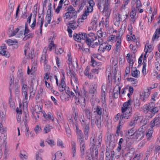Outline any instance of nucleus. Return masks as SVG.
Masks as SVG:
<instances>
[{
    "mask_svg": "<svg viewBox=\"0 0 160 160\" xmlns=\"http://www.w3.org/2000/svg\"><path fill=\"white\" fill-rule=\"evenodd\" d=\"M6 139V138L5 135H4L3 136H0V146L1 145L2 143L3 144H4L6 145V143L5 140Z\"/></svg>",
    "mask_w": 160,
    "mask_h": 160,
    "instance_id": "393cba45",
    "label": "nucleus"
},
{
    "mask_svg": "<svg viewBox=\"0 0 160 160\" xmlns=\"http://www.w3.org/2000/svg\"><path fill=\"white\" fill-rule=\"evenodd\" d=\"M97 87L95 85H92L89 88V93L91 94H94L97 92Z\"/></svg>",
    "mask_w": 160,
    "mask_h": 160,
    "instance_id": "a211bd4d",
    "label": "nucleus"
},
{
    "mask_svg": "<svg viewBox=\"0 0 160 160\" xmlns=\"http://www.w3.org/2000/svg\"><path fill=\"white\" fill-rule=\"evenodd\" d=\"M89 4V6H93L94 5V3L93 0H87Z\"/></svg>",
    "mask_w": 160,
    "mask_h": 160,
    "instance_id": "0e129e2a",
    "label": "nucleus"
},
{
    "mask_svg": "<svg viewBox=\"0 0 160 160\" xmlns=\"http://www.w3.org/2000/svg\"><path fill=\"white\" fill-rule=\"evenodd\" d=\"M16 111L17 113H19V114H21L22 110L20 106H19V107L18 108V107L17 108Z\"/></svg>",
    "mask_w": 160,
    "mask_h": 160,
    "instance_id": "338daca9",
    "label": "nucleus"
},
{
    "mask_svg": "<svg viewBox=\"0 0 160 160\" xmlns=\"http://www.w3.org/2000/svg\"><path fill=\"white\" fill-rule=\"evenodd\" d=\"M73 38L75 41L80 42H81V39H80V37L79 35V33L78 34L75 33L73 35Z\"/></svg>",
    "mask_w": 160,
    "mask_h": 160,
    "instance_id": "2f4dec72",
    "label": "nucleus"
},
{
    "mask_svg": "<svg viewBox=\"0 0 160 160\" xmlns=\"http://www.w3.org/2000/svg\"><path fill=\"white\" fill-rule=\"evenodd\" d=\"M132 101L129 99L127 102L123 104V107L122 108V114L120 117L119 123H120L122 120L123 118L128 119L132 114V109L131 107Z\"/></svg>",
    "mask_w": 160,
    "mask_h": 160,
    "instance_id": "f257e3e1",
    "label": "nucleus"
},
{
    "mask_svg": "<svg viewBox=\"0 0 160 160\" xmlns=\"http://www.w3.org/2000/svg\"><path fill=\"white\" fill-rule=\"evenodd\" d=\"M51 98L52 101H53L54 104L55 105H58V101L55 99V98L51 96Z\"/></svg>",
    "mask_w": 160,
    "mask_h": 160,
    "instance_id": "680f3d73",
    "label": "nucleus"
},
{
    "mask_svg": "<svg viewBox=\"0 0 160 160\" xmlns=\"http://www.w3.org/2000/svg\"><path fill=\"white\" fill-rule=\"evenodd\" d=\"M91 24L92 25H93V28H92V27H89L88 28V30L89 31H90L92 30L94 28L95 29L96 28V27H97V24L95 21L92 22H91Z\"/></svg>",
    "mask_w": 160,
    "mask_h": 160,
    "instance_id": "c9c22d12",
    "label": "nucleus"
},
{
    "mask_svg": "<svg viewBox=\"0 0 160 160\" xmlns=\"http://www.w3.org/2000/svg\"><path fill=\"white\" fill-rule=\"evenodd\" d=\"M139 71L137 69L132 72L131 75L134 77L137 78L138 75L139 74Z\"/></svg>",
    "mask_w": 160,
    "mask_h": 160,
    "instance_id": "cd10ccee",
    "label": "nucleus"
},
{
    "mask_svg": "<svg viewBox=\"0 0 160 160\" xmlns=\"http://www.w3.org/2000/svg\"><path fill=\"white\" fill-rule=\"evenodd\" d=\"M132 57H130L129 58H128V62L129 63L130 66H132L133 63V60L132 58Z\"/></svg>",
    "mask_w": 160,
    "mask_h": 160,
    "instance_id": "09e8293b",
    "label": "nucleus"
},
{
    "mask_svg": "<svg viewBox=\"0 0 160 160\" xmlns=\"http://www.w3.org/2000/svg\"><path fill=\"white\" fill-rule=\"evenodd\" d=\"M34 131L36 134H37L41 131V128L40 126L37 125L34 128Z\"/></svg>",
    "mask_w": 160,
    "mask_h": 160,
    "instance_id": "e433bc0d",
    "label": "nucleus"
},
{
    "mask_svg": "<svg viewBox=\"0 0 160 160\" xmlns=\"http://www.w3.org/2000/svg\"><path fill=\"white\" fill-rule=\"evenodd\" d=\"M143 119L142 116H139L137 117L136 119L132 120L129 123V125L131 127H134L136 124L137 121L141 122Z\"/></svg>",
    "mask_w": 160,
    "mask_h": 160,
    "instance_id": "423d86ee",
    "label": "nucleus"
},
{
    "mask_svg": "<svg viewBox=\"0 0 160 160\" xmlns=\"http://www.w3.org/2000/svg\"><path fill=\"white\" fill-rule=\"evenodd\" d=\"M151 127H153L154 126H160V115L156 116L151 121Z\"/></svg>",
    "mask_w": 160,
    "mask_h": 160,
    "instance_id": "39448f33",
    "label": "nucleus"
},
{
    "mask_svg": "<svg viewBox=\"0 0 160 160\" xmlns=\"http://www.w3.org/2000/svg\"><path fill=\"white\" fill-rule=\"evenodd\" d=\"M82 121L83 123H82V124L84 125V134L85 135H88L89 129V121L82 120Z\"/></svg>",
    "mask_w": 160,
    "mask_h": 160,
    "instance_id": "0eeeda50",
    "label": "nucleus"
},
{
    "mask_svg": "<svg viewBox=\"0 0 160 160\" xmlns=\"http://www.w3.org/2000/svg\"><path fill=\"white\" fill-rule=\"evenodd\" d=\"M64 1V0H60V1L58 6L56 10V12H57V13H58L60 12V10L61 9L62 7V5Z\"/></svg>",
    "mask_w": 160,
    "mask_h": 160,
    "instance_id": "5701e85b",
    "label": "nucleus"
},
{
    "mask_svg": "<svg viewBox=\"0 0 160 160\" xmlns=\"http://www.w3.org/2000/svg\"><path fill=\"white\" fill-rule=\"evenodd\" d=\"M36 160H43L40 157V154L38 153L36 155Z\"/></svg>",
    "mask_w": 160,
    "mask_h": 160,
    "instance_id": "774afa93",
    "label": "nucleus"
},
{
    "mask_svg": "<svg viewBox=\"0 0 160 160\" xmlns=\"http://www.w3.org/2000/svg\"><path fill=\"white\" fill-rule=\"evenodd\" d=\"M121 46V40H119L117 41L116 44L115 50L117 52H118V50L120 48Z\"/></svg>",
    "mask_w": 160,
    "mask_h": 160,
    "instance_id": "c756f323",
    "label": "nucleus"
},
{
    "mask_svg": "<svg viewBox=\"0 0 160 160\" xmlns=\"http://www.w3.org/2000/svg\"><path fill=\"white\" fill-rule=\"evenodd\" d=\"M29 29L28 28V25L27 23L25 24V29L24 31V35H26V34L28 33L29 32Z\"/></svg>",
    "mask_w": 160,
    "mask_h": 160,
    "instance_id": "6e6d98bb",
    "label": "nucleus"
},
{
    "mask_svg": "<svg viewBox=\"0 0 160 160\" xmlns=\"http://www.w3.org/2000/svg\"><path fill=\"white\" fill-rule=\"evenodd\" d=\"M5 117V115L3 113H2V115L0 113V132L2 133H3L4 132V130L3 129V128L2 126V124L1 123V122L3 119H4Z\"/></svg>",
    "mask_w": 160,
    "mask_h": 160,
    "instance_id": "dca6fc26",
    "label": "nucleus"
},
{
    "mask_svg": "<svg viewBox=\"0 0 160 160\" xmlns=\"http://www.w3.org/2000/svg\"><path fill=\"white\" fill-rule=\"evenodd\" d=\"M7 43L9 45H12L14 44L17 43L18 42L16 40H12L11 39H8L7 41Z\"/></svg>",
    "mask_w": 160,
    "mask_h": 160,
    "instance_id": "ea45409f",
    "label": "nucleus"
},
{
    "mask_svg": "<svg viewBox=\"0 0 160 160\" xmlns=\"http://www.w3.org/2000/svg\"><path fill=\"white\" fill-rule=\"evenodd\" d=\"M51 128V126L49 125H46L44 128V130L46 133H47L50 132Z\"/></svg>",
    "mask_w": 160,
    "mask_h": 160,
    "instance_id": "f704fd0d",
    "label": "nucleus"
},
{
    "mask_svg": "<svg viewBox=\"0 0 160 160\" xmlns=\"http://www.w3.org/2000/svg\"><path fill=\"white\" fill-rule=\"evenodd\" d=\"M9 150L8 148L5 147V148L3 151V158L5 160H6L9 156Z\"/></svg>",
    "mask_w": 160,
    "mask_h": 160,
    "instance_id": "6ab92c4d",
    "label": "nucleus"
},
{
    "mask_svg": "<svg viewBox=\"0 0 160 160\" xmlns=\"http://www.w3.org/2000/svg\"><path fill=\"white\" fill-rule=\"evenodd\" d=\"M123 140L122 138H120L118 142V146L117 148L118 150L119 151L121 148V145L122 144V142L123 141Z\"/></svg>",
    "mask_w": 160,
    "mask_h": 160,
    "instance_id": "a19ab883",
    "label": "nucleus"
},
{
    "mask_svg": "<svg viewBox=\"0 0 160 160\" xmlns=\"http://www.w3.org/2000/svg\"><path fill=\"white\" fill-rule=\"evenodd\" d=\"M69 27L72 29L76 28L78 26V25L76 23V22L71 21L69 22Z\"/></svg>",
    "mask_w": 160,
    "mask_h": 160,
    "instance_id": "412c9836",
    "label": "nucleus"
},
{
    "mask_svg": "<svg viewBox=\"0 0 160 160\" xmlns=\"http://www.w3.org/2000/svg\"><path fill=\"white\" fill-rule=\"evenodd\" d=\"M92 109L96 110V112L99 115H101L102 114V110L101 108L97 105H93L92 106Z\"/></svg>",
    "mask_w": 160,
    "mask_h": 160,
    "instance_id": "4468645a",
    "label": "nucleus"
},
{
    "mask_svg": "<svg viewBox=\"0 0 160 160\" xmlns=\"http://www.w3.org/2000/svg\"><path fill=\"white\" fill-rule=\"evenodd\" d=\"M98 150L97 149H95L94 150V151H93V155L92 156L93 157L94 159L95 160H98Z\"/></svg>",
    "mask_w": 160,
    "mask_h": 160,
    "instance_id": "c85d7f7f",
    "label": "nucleus"
},
{
    "mask_svg": "<svg viewBox=\"0 0 160 160\" xmlns=\"http://www.w3.org/2000/svg\"><path fill=\"white\" fill-rule=\"evenodd\" d=\"M77 88H78V87L77 86H76ZM74 91L75 92L76 94V96L77 97H78V98H81L80 97V92L77 89V88L76 90L74 89Z\"/></svg>",
    "mask_w": 160,
    "mask_h": 160,
    "instance_id": "de8ad7c7",
    "label": "nucleus"
},
{
    "mask_svg": "<svg viewBox=\"0 0 160 160\" xmlns=\"http://www.w3.org/2000/svg\"><path fill=\"white\" fill-rule=\"evenodd\" d=\"M18 77L19 78H20L21 79L20 80L21 81V82H22V84H23L24 81L25 80V78L23 76V74L22 73H20L19 75H18Z\"/></svg>",
    "mask_w": 160,
    "mask_h": 160,
    "instance_id": "79ce46f5",
    "label": "nucleus"
},
{
    "mask_svg": "<svg viewBox=\"0 0 160 160\" xmlns=\"http://www.w3.org/2000/svg\"><path fill=\"white\" fill-rule=\"evenodd\" d=\"M155 35H153L152 39V41H154L156 39H158V38L159 37V36L157 35V33H155Z\"/></svg>",
    "mask_w": 160,
    "mask_h": 160,
    "instance_id": "69168bd1",
    "label": "nucleus"
},
{
    "mask_svg": "<svg viewBox=\"0 0 160 160\" xmlns=\"http://www.w3.org/2000/svg\"><path fill=\"white\" fill-rule=\"evenodd\" d=\"M142 6L140 0H138L137 2V7L136 10H139V8Z\"/></svg>",
    "mask_w": 160,
    "mask_h": 160,
    "instance_id": "c03bdc74",
    "label": "nucleus"
},
{
    "mask_svg": "<svg viewBox=\"0 0 160 160\" xmlns=\"http://www.w3.org/2000/svg\"><path fill=\"white\" fill-rule=\"evenodd\" d=\"M74 98L75 99V103L77 104L79 103H82V101L84 102L85 100V98L82 97L78 98L76 97L75 98Z\"/></svg>",
    "mask_w": 160,
    "mask_h": 160,
    "instance_id": "4be33fe9",
    "label": "nucleus"
},
{
    "mask_svg": "<svg viewBox=\"0 0 160 160\" xmlns=\"http://www.w3.org/2000/svg\"><path fill=\"white\" fill-rule=\"evenodd\" d=\"M153 131L152 129L148 131V132L146 134V136L147 137L148 140H150L151 139L153 133Z\"/></svg>",
    "mask_w": 160,
    "mask_h": 160,
    "instance_id": "bb28decb",
    "label": "nucleus"
},
{
    "mask_svg": "<svg viewBox=\"0 0 160 160\" xmlns=\"http://www.w3.org/2000/svg\"><path fill=\"white\" fill-rule=\"evenodd\" d=\"M110 0H101L98 4V7L100 10L103 6V11H108L110 7Z\"/></svg>",
    "mask_w": 160,
    "mask_h": 160,
    "instance_id": "7ed1b4c3",
    "label": "nucleus"
},
{
    "mask_svg": "<svg viewBox=\"0 0 160 160\" xmlns=\"http://www.w3.org/2000/svg\"><path fill=\"white\" fill-rule=\"evenodd\" d=\"M63 17L65 19H70L73 17L72 16V15H70L69 12L68 11L65 13Z\"/></svg>",
    "mask_w": 160,
    "mask_h": 160,
    "instance_id": "7c9ffc66",
    "label": "nucleus"
},
{
    "mask_svg": "<svg viewBox=\"0 0 160 160\" xmlns=\"http://www.w3.org/2000/svg\"><path fill=\"white\" fill-rule=\"evenodd\" d=\"M94 38H92L90 39H88V40L86 41V43L89 47H91L92 48H94L95 45L93 43V42L95 40H96L97 39V37L95 36L94 37Z\"/></svg>",
    "mask_w": 160,
    "mask_h": 160,
    "instance_id": "ddd939ff",
    "label": "nucleus"
},
{
    "mask_svg": "<svg viewBox=\"0 0 160 160\" xmlns=\"http://www.w3.org/2000/svg\"><path fill=\"white\" fill-rule=\"evenodd\" d=\"M95 123L98 128H99L101 127V119L99 120L98 119H96L95 120Z\"/></svg>",
    "mask_w": 160,
    "mask_h": 160,
    "instance_id": "58836bf2",
    "label": "nucleus"
},
{
    "mask_svg": "<svg viewBox=\"0 0 160 160\" xmlns=\"http://www.w3.org/2000/svg\"><path fill=\"white\" fill-rule=\"evenodd\" d=\"M48 58V55L47 54H45L44 55L42 56L41 58V62L44 64L47 63L48 61L47 58Z\"/></svg>",
    "mask_w": 160,
    "mask_h": 160,
    "instance_id": "aec40b11",
    "label": "nucleus"
},
{
    "mask_svg": "<svg viewBox=\"0 0 160 160\" xmlns=\"http://www.w3.org/2000/svg\"><path fill=\"white\" fill-rule=\"evenodd\" d=\"M46 142L52 147L54 145V142L52 140L47 139Z\"/></svg>",
    "mask_w": 160,
    "mask_h": 160,
    "instance_id": "4c0bfd02",
    "label": "nucleus"
},
{
    "mask_svg": "<svg viewBox=\"0 0 160 160\" xmlns=\"http://www.w3.org/2000/svg\"><path fill=\"white\" fill-rule=\"evenodd\" d=\"M93 10V6H90L89 7H88L87 10L85 11L84 13V18H87V16L88 15L89 12H91Z\"/></svg>",
    "mask_w": 160,
    "mask_h": 160,
    "instance_id": "f3484780",
    "label": "nucleus"
},
{
    "mask_svg": "<svg viewBox=\"0 0 160 160\" xmlns=\"http://www.w3.org/2000/svg\"><path fill=\"white\" fill-rule=\"evenodd\" d=\"M65 79V77H64V78H62L60 86L63 87H66V86L65 82L64 81Z\"/></svg>",
    "mask_w": 160,
    "mask_h": 160,
    "instance_id": "49530a36",
    "label": "nucleus"
},
{
    "mask_svg": "<svg viewBox=\"0 0 160 160\" xmlns=\"http://www.w3.org/2000/svg\"><path fill=\"white\" fill-rule=\"evenodd\" d=\"M57 145L60 146L62 148H63L64 147L63 142L61 140H58L57 141Z\"/></svg>",
    "mask_w": 160,
    "mask_h": 160,
    "instance_id": "864d4df0",
    "label": "nucleus"
},
{
    "mask_svg": "<svg viewBox=\"0 0 160 160\" xmlns=\"http://www.w3.org/2000/svg\"><path fill=\"white\" fill-rule=\"evenodd\" d=\"M86 160H88L93 158V157L92 154H89L86 156Z\"/></svg>",
    "mask_w": 160,
    "mask_h": 160,
    "instance_id": "4d7b16f0",
    "label": "nucleus"
},
{
    "mask_svg": "<svg viewBox=\"0 0 160 160\" xmlns=\"http://www.w3.org/2000/svg\"><path fill=\"white\" fill-rule=\"evenodd\" d=\"M97 35L98 36V42L99 44L101 43L102 42V39L101 38L102 37H105L106 33L105 32H102L101 31L99 30L97 32Z\"/></svg>",
    "mask_w": 160,
    "mask_h": 160,
    "instance_id": "f8f14e48",
    "label": "nucleus"
},
{
    "mask_svg": "<svg viewBox=\"0 0 160 160\" xmlns=\"http://www.w3.org/2000/svg\"><path fill=\"white\" fill-rule=\"evenodd\" d=\"M130 17H131V23H133L134 21H135L136 19V16H134L133 15H130Z\"/></svg>",
    "mask_w": 160,
    "mask_h": 160,
    "instance_id": "13d9d810",
    "label": "nucleus"
},
{
    "mask_svg": "<svg viewBox=\"0 0 160 160\" xmlns=\"http://www.w3.org/2000/svg\"><path fill=\"white\" fill-rule=\"evenodd\" d=\"M144 112L145 113H148L149 111L151 113L149 117L152 118L155 114L158 113L159 111V108L155 107L154 103L151 102L148 104L144 106L143 108Z\"/></svg>",
    "mask_w": 160,
    "mask_h": 160,
    "instance_id": "f03ea898",
    "label": "nucleus"
},
{
    "mask_svg": "<svg viewBox=\"0 0 160 160\" xmlns=\"http://www.w3.org/2000/svg\"><path fill=\"white\" fill-rule=\"evenodd\" d=\"M71 144L72 146L73 157H74L75 156V153L76 152V143L72 141L71 142Z\"/></svg>",
    "mask_w": 160,
    "mask_h": 160,
    "instance_id": "b1692460",
    "label": "nucleus"
},
{
    "mask_svg": "<svg viewBox=\"0 0 160 160\" xmlns=\"http://www.w3.org/2000/svg\"><path fill=\"white\" fill-rule=\"evenodd\" d=\"M80 150L82 153L84 154V152L85 151V144H82L80 145Z\"/></svg>",
    "mask_w": 160,
    "mask_h": 160,
    "instance_id": "37998d69",
    "label": "nucleus"
},
{
    "mask_svg": "<svg viewBox=\"0 0 160 160\" xmlns=\"http://www.w3.org/2000/svg\"><path fill=\"white\" fill-rule=\"evenodd\" d=\"M55 52L57 54H60L63 52V50L61 48H59V49H56Z\"/></svg>",
    "mask_w": 160,
    "mask_h": 160,
    "instance_id": "3c124183",
    "label": "nucleus"
},
{
    "mask_svg": "<svg viewBox=\"0 0 160 160\" xmlns=\"http://www.w3.org/2000/svg\"><path fill=\"white\" fill-rule=\"evenodd\" d=\"M43 19L41 18V22H40V33L41 34H42V26L43 24Z\"/></svg>",
    "mask_w": 160,
    "mask_h": 160,
    "instance_id": "603ef678",
    "label": "nucleus"
},
{
    "mask_svg": "<svg viewBox=\"0 0 160 160\" xmlns=\"http://www.w3.org/2000/svg\"><path fill=\"white\" fill-rule=\"evenodd\" d=\"M43 116L44 117V118L46 119H50L52 121L53 120V117H51V115L50 114H48V115H47L46 113H43Z\"/></svg>",
    "mask_w": 160,
    "mask_h": 160,
    "instance_id": "72a5a7b5",
    "label": "nucleus"
},
{
    "mask_svg": "<svg viewBox=\"0 0 160 160\" xmlns=\"http://www.w3.org/2000/svg\"><path fill=\"white\" fill-rule=\"evenodd\" d=\"M108 140L109 141V146L111 148H113L115 146V140L114 137L111 136H108Z\"/></svg>",
    "mask_w": 160,
    "mask_h": 160,
    "instance_id": "2eb2a0df",
    "label": "nucleus"
},
{
    "mask_svg": "<svg viewBox=\"0 0 160 160\" xmlns=\"http://www.w3.org/2000/svg\"><path fill=\"white\" fill-rule=\"evenodd\" d=\"M19 30V29L18 28H17L13 32H12L11 34V36H13L15 35L16 33H17Z\"/></svg>",
    "mask_w": 160,
    "mask_h": 160,
    "instance_id": "e2e57ef3",
    "label": "nucleus"
},
{
    "mask_svg": "<svg viewBox=\"0 0 160 160\" xmlns=\"http://www.w3.org/2000/svg\"><path fill=\"white\" fill-rule=\"evenodd\" d=\"M111 46L110 45H105L103 47V50L104 51L105 49L110 50L111 48Z\"/></svg>",
    "mask_w": 160,
    "mask_h": 160,
    "instance_id": "bf43d9fd",
    "label": "nucleus"
},
{
    "mask_svg": "<svg viewBox=\"0 0 160 160\" xmlns=\"http://www.w3.org/2000/svg\"><path fill=\"white\" fill-rule=\"evenodd\" d=\"M70 74L71 76V82L72 85H75L78 84L77 78L73 72L70 71Z\"/></svg>",
    "mask_w": 160,
    "mask_h": 160,
    "instance_id": "1a4fd4ad",
    "label": "nucleus"
},
{
    "mask_svg": "<svg viewBox=\"0 0 160 160\" xmlns=\"http://www.w3.org/2000/svg\"><path fill=\"white\" fill-rule=\"evenodd\" d=\"M66 132L68 137L69 138L71 137V133L70 129L69 128L67 129L66 130Z\"/></svg>",
    "mask_w": 160,
    "mask_h": 160,
    "instance_id": "052dcab7",
    "label": "nucleus"
},
{
    "mask_svg": "<svg viewBox=\"0 0 160 160\" xmlns=\"http://www.w3.org/2000/svg\"><path fill=\"white\" fill-rule=\"evenodd\" d=\"M137 11V10H136L135 8H132V11L131 12L130 15L135 16L136 15V12Z\"/></svg>",
    "mask_w": 160,
    "mask_h": 160,
    "instance_id": "5fc2aeb1",
    "label": "nucleus"
},
{
    "mask_svg": "<svg viewBox=\"0 0 160 160\" xmlns=\"http://www.w3.org/2000/svg\"><path fill=\"white\" fill-rule=\"evenodd\" d=\"M134 106L135 107H139L140 105L139 100L137 99H136L134 101Z\"/></svg>",
    "mask_w": 160,
    "mask_h": 160,
    "instance_id": "8fccbe9b",
    "label": "nucleus"
},
{
    "mask_svg": "<svg viewBox=\"0 0 160 160\" xmlns=\"http://www.w3.org/2000/svg\"><path fill=\"white\" fill-rule=\"evenodd\" d=\"M144 130L145 129H144L142 130H141V128H140L138 131L134 133L133 138L138 140L141 139L144 136L145 134L144 132Z\"/></svg>",
    "mask_w": 160,
    "mask_h": 160,
    "instance_id": "20e7f679",
    "label": "nucleus"
},
{
    "mask_svg": "<svg viewBox=\"0 0 160 160\" xmlns=\"http://www.w3.org/2000/svg\"><path fill=\"white\" fill-rule=\"evenodd\" d=\"M67 11L70 15H72L73 17H75L76 16L77 13V12L71 5H70L69 6L68 8Z\"/></svg>",
    "mask_w": 160,
    "mask_h": 160,
    "instance_id": "9b49d317",
    "label": "nucleus"
},
{
    "mask_svg": "<svg viewBox=\"0 0 160 160\" xmlns=\"http://www.w3.org/2000/svg\"><path fill=\"white\" fill-rule=\"evenodd\" d=\"M78 140L79 141L80 145L85 144V140L84 138L83 134L80 131L78 132Z\"/></svg>",
    "mask_w": 160,
    "mask_h": 160,
    "instance_id": "9d476101",
    "label": "nucleus"
},
{
    "mask_svg": "<svg viewBox=\"0 0 160 160\" xmlns=\"http://www.w3.org/2000/svg\"><path fill=\"white\" fill-rule=\"evenodd\" d=\"M82 40H84L85 41L86 43V41L88 39H90L92 38V37L89 38L87 37V34L85 33H82Z\"/></svg>",
    "mask_w": 160,
    "mask_h": 160,
    "instance_id": "473e14b6",
    "label": "nucleus"
},
{
    "mask_svg": "<svg viewBox=\"0 0 160 160\" xmlns=\"http://www.w3.org/2000/svg\"><path fill=\"white\" fill-rule=\"evenodd\" d=\"M134 130L133 129H131L129 130L128 132V135L129 136H133V135L134 134Z\"/></svg>",
    "mask_w": 160,
    "mask_h": 160,
    "instance_id": "a18cd8bd",
    "label": "nucleus"
},
{
    "mask_svg": "<svg viewBox=\"0 0 160 160\" xmlns=\"http://www.w3.org/2000/svg\"><path fill=\"white\" fill-rule=\"evenodd\" d=\"M98 141H95L94 140L95 138L93 137V138H91V140L92 141V142H91V143L92 144V145L94 146L95 145L97 146L98 147L101 146V142L102 141V136L101 135H99L98 137Z\"/></svg>",
    "mask_w": 160,
    "mask_h": 160,
    "instance_id": "6e6552de",
    "label": "nucleus"
},
{
    "mask_svg": "<svg viewBox=\"0 0 160 160\" xmlns=\"http://www.w3.org/2000/svg\"><path fill=\"white\" fill-rule=\"evenodd\" d=\"M0 53L7 58H8L10 56L9 53L8 52L4 50H1L0 51Z\"/></svg>",
    "mask_w": 160,
    "mask_h": 160,
    "instance_id": "a878e982",
    "label": "nucleus"
}]
</instances>
